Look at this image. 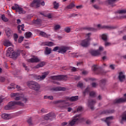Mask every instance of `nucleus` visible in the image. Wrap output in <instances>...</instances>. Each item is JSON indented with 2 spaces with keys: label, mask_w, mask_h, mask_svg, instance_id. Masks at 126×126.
Wrapping results in <instances>:
<instances>
[{
  "label": "nucleus",
  "mask_w": 126,
  "mask_h": 126,
  "mask_svg": "<svg viewBox=\"0 0 126 126\" xmlns=\"http://www.w3.org/2000/svg\"><path fill=\"white\" fill-rule=\"evenodd\" d=\"M110 67L111 68V69H115V65L111 64L110 65Z\"/></svg>",
  "instance_id": "59"
},
{
  "label": "nucleus",
  "mask_w": 126,
  "mask_h": 126,
  "mask_svg": "<svg viewBox=\"0 0 126 126\" xmlns=\"http://www.w3.org/2000/svg\"><path fill=\"white\" fill-rule=\"evenodd\" d=\"M61 29V26L60 25H55L54 30H60Z\"/></svg>",
  "instance_id": "34"
},
{
  "label": "nucleus",
  "mask_w": 126,
  "mask_h": 126,
  "mask_svg": "<svg viewBox=\"0 0 126 126\" xmlns=\"http://www.w3.org/2000/svg\"><path fill=\"white\" fill-rule=\"evenodd\" d=\"M27 85L35 91H39L41 86L38 84V83L34 81H29L27 83Z\"/></svg>",
  "instance_id": "4"
},
{
  "label": "nucleus",
  "mask_w": 126,
  "mask_h": 126,
  "mask_svg": "<svg viewBox=\"0 0 126 126\" xmlns=\"http://www.w3.org/2000/svg\"><path fill=\"white\" fill-rule=\"evenodd\" d=\"M83 108L82 106H79L77 109V112H81Z\"/></svg>",
  "instance_id": "44"
},
{
  "label": "nucleus",
  "mask_w": 126,
  "mask_h": 126,
  "mask_svg": "<svg viewBox=\"0 0 126 126\" xmlns=\"http://www.w3.org/2000/svg\"><path fill=\"white\" fill-rule=\"evenodd\" d=\"M118 13H119V14H124L126 13V9L120 10L118 11Z\"/></svg>",
  "instance_id": "35"
},
{
  "label": "nucleus",
  "mask_w": 126,
  "mask_h": 126,
  "mask_svg": "<svg viewBox=\"0 0 126 126\" xmlns=\"http://www.w3.org/2000/svg\"><path fill=\"white\" fill-rule=\"evenodd\" d=\"M60 51V47L58 46H56L53 49V52H57V51Z\"/></svg>",
  "instance_id": "41"
},
{
  "label": "nucleus",
  "mask_w": 126,
  "mask_h": 126,
  "mask_svg": "<svg viewBox=\"0 0 126 126\" xmlns=\"http://www.w3.org/2000/svg\"><path fill=\"white\" fill-rule=\"evenodd\" d=\"M1 118L4 120H10L12 118V114H3L1 115Z\"/></svg>",
  "instance_id": "16"
},
{
  "label": "nucleus",
  "mask_w": 126,
  "mask_h": 126,
  "mask_svg": "<svg viewBox=\"0 0 126 126\" xmlns=\"http://www.w3.org/2000/svg\"><path fill=\"white\" fill-rule=\"evenodd\" d=\"M113 120H114V117L111 116L106 118L105 122L108 126H110V125H111V123H112V121H113Z\"/></svg>",
  "instance_id": "17"
},
{
  "label": "nucleus",
  "mask_w": 126,
  "mask_h": 126,
  "mask_svg": "<svg viewBox=\"0 0 126 126\" xmlns=\"http://www.w3.org/2000/svg\"><path fill=\"white\" fill-rule=\"evenodd\" d=\"M88 91H89V89L88 88H87L85 90V92H84V95H85V94H86V93H88Z\"/></svg>",
  "instance_id": "60"
},
{
  "label": "nucleus",
  "mask_w": 126,
  "mask_h": 126,
  "mask_svg": "<svg viewBox=\"0 0 126 126\" xmlns=\"http://www.w3.org/2000/svg\"><path fill=\"white\" fill-rule=\"evenodd\" d=\"M52 53V49L51 48L46 47L45 48V54L46 55H50Z\"/></svg>",
  "instance_id": "23"
},
{
  "label": "nucleus",
  "mask_w": 126,
  "mask_h": 126,
  "mask_svg": "<svg viewBox=\"0 0 126 126\" xmlns=\"http://www.w3.org/2000/svg\"><path fill=\"white\" fill-rule=\"evenodd\" d=\"M5 32L6 33V34L8 37H9L11 35V30L9 29V28H6L5 29Z\"/></svg>",
  "instance_id": "21"
},
{
  "label": "nucleus",
  "mask_w": 126,
  "mask_h": 126,
  "mask_svg": "<svg viewBox=\"0 0 126 126\" xmlns=\"http://www.w3.org/2000/svg\"><path fill=\"white\" fill-rule=\"evenodd\" d=\"M23 67L25 68V70H27V71H29V68L26 66L25 64H23Z\"/></svg>",
  "instance_id": "51"
},
{
  "label": "nucleus",
  "mask_w": 126,
  "mask_h": 126,
  "mask_svg": "<svg viewBox=\"0 0 126 126\" xmlns=\"http://www.w3.org/2000/svg\"><path fill=\"white\" fill-rule=\"evenodd\" d=\"M71 70L72 71H77V68H75V67H72L71 68Z\"/></svg>",
  "instance_id": "49"
},
{
  "label": "nucleus",
  "mask_w": 126,
  "mask_h": 126,
  "mask_svg": "<svg viewBox=\"0 0 126 126\" xmlns=\"http://www.w3.org/2000/svg\"><path fill=\"white\" fill-rule=\"evenodd\" d=\"M23 113V111H19L17 113V116H19V115H21Z\"/></svg>",
  "instance_id": "62"
},
{
  "label": "nucleus",
  "mask_w": 126,
  "mask_h": 126,
  "mask_svg": "<svg viewBox=\"0 0 126 126\" xmlns=\"http://www.w3.org/2000/svg\"><path fill=\"white\" fill-rule=\"evenodd\" d=\"M52 90L53 91H65V88L55 87Z\"/></svg>",
  "instance_id": "20"
},
{
  "label": "nucleus",
  "mask_w": 126,
  "mask_h": 126,
  "mask_svg": "<svg viewBox=\"0 0 126 126\" xmlns=\"http://www.w3.org/2000/svg\"><path fill=\"white\" fill-rule=\"evenodd\" d=\"M54 5V8L55 9H58L59 8V6H60V4L58 2H57V1H54L53 2Z\"/></svg>",
  "instance_id": "28"
},
{
  "label": "nucleus",
  "mask_w": 126,
  "mask_h": 126,
  "mask_svg": "<svg viewBox=\"0 0 126 126\" xmlns=\"http://www.w3.org/2000/svg\"><path fill=\"white\" fill-rule=\"evenodd\" d=\"M56 118V116L55 115V113L54 112H51L48 114L45 115L44 116V120H53V119H55Z\"/></svg>",
  "instance_id": "9"
},
{
  "label": "nucleus",
  "mask_w": 126,
  "mask_h": 126,
  "mask_svg": "<svg viewBox=\"0 0 126 126\" xmlns=\"http://www.w3.org/2000/svg\"><path fill=\"white\" fill-rule=\"evenodd\" d=\"M8 89H9L10 90L15 89V85L14 84V83L11 84V85L9 87H8Z\"/></svg>",
  "instance_id": "29"
},
{
  "label": "nucleus",
  "mask_w": 126,
  "mask_h": 126,
  "mask_svg": "<svg viewBox=\"0 0 126 126\" xmlns=\"http://www.w3.org/2000/svg\"><path fill=\"white\" fill-rule=\"evenodd\" d=\"M88 30H89V31H96V30H95L94 28L90 27L88 28Z\"/></svg>",
  "instance_id": "54"
},
{
  "label": "nucleus",
  "mask_w": 126,
  "mask_h": 126,
  "mask_svg": "<svg viewBox=\"0 0 126 126\" xmlns=\"http://www.w3.org/2000/svg\"><path fill=\"white\" fill-rule=\"evenodd\" d=\"M63 75L53 76L51 77L52 79H56V80H61V79H62V78H63Z\"/></svg>",
  "instance_id": "24"
},
{
  "label": "nucleus",
  "mask_w": 126,
  "mask_h": 126,
  "mask_svg": "<svg viewBox=\"0 0 126 126\" xmlns=\"http://www.w3.org/2000/svg\"><path fill=\"white\" fill-rule=\"evenodd\" d=\"M61 125L62 126H66V125H67V122H63Z\"/></svg>",
  "instance_id": "63"
},
{
  "label": "nucleus",
  "mask_w": 126,
  "mask_h": 126,
  "mask_svg": "<svg viewBox=\"0 0 126 126\" xmlns=\"http://www.w3.org/2000/svg\"><path fill=\"white\" fill-rule=\"evenodd\" d=\"M92 86L93 87H96L97 86V84H96V83H93Z\"/></svg>",
  "instance_id": "64"
},
{
  "label": "nucleus",
  "mask_w": 126,
  "mask_h": 126,
  "mask_svg": "<svg viewBox=\"0 0 126 126\" xmlns=\"http://www.w3.org/2000/svg\"><path fill=\"white\" fill-rule=\"evenodd\" d=\"M20 54L19 53H14L13 51V48L11 47H9L8 48L7 50V53L6 54V57H8L9 58H16L17 57H19Z\"/></svg>",
  "instance_id": "6"
},
{
  "label": "nucleus",
  "mask_w": 126,
  "mask_h": 126,
  "mask_svg": "<svg viewBox=\"0 0 126 126\" xmlns=\"http://www.w3.org/2000/svg\"><path fill=\"white\" fill-rule=\"evenodd\" d=\"M32 32H27L25 33V38H30L32 36Z\"/></svg>",
  "instance_id": "26"
},
{
  "label": "nucleus",
  "mask_w": 126,
  "mask_h": 126,
  "mask_svg": "<svg viewBox=\"0 0 126 126\" xmlns=\"http://www.w3.org/2000/svg\"><path fill=\"white\" fill-rule=\"evenodd\" d=\"M5 80V78L3 77H0V82H3Z\"/></svg>",
  "instance_id": "48"
},
{
  "label": "nucleus",
  "mask_w": 126,
  "mask_h": 126,
  "mask_svg": "<svg viewBox=\"0 0 126 126\" xmlns=\"http://www.w3.org/2000/svg\"><path fill=\"white\" fill-rule=\"evenodd\" d=\"M83 7V6L82 5H80L76 6V8L77 9H81Z\"/></svg>",
  "instance_id": "46"
},
{
  "label": "nucleus",
  "mask_w": 126,
  "mask_h": 126,
  "mask_svg": "<svg viewBox=\"0 0 126 126\" xmlns=\"http://www.w3.org/2000/svg\"><path fill=\"white\" fill-rule=\"evenodd\" d=\"M10 96L16 101H19V100H21L22 98H23V94L17 93L11 94Z\"/></svg>",
  "instance_id": "7"
},
{
  "label": "nucleus",
  "mask_w": 126,
  "mask_h": 126,
  "mask_svg": "<svg viewBox=\"0 0 126 126\" xmlns=\"http://www.w3.org/2000/svg\"><path fill=\"white\" fill-rule=\"evenodd\" d=\"M49 74V72H45L43 73L42 76H38L36 78V80H43V79H45L46 77Z\"/></svg>",
  "instance_id": "13"
},
{
  "label": "nucleus",
  "mask_w": 126,
  "mask_h": 126,
  "mask_svg": "<svg viewBox=\"0 0 126 126\" xmlns=\"http://www.w3.org/2000/svg\"><path fill=\"white\" fill-rule=\"evenodd\" d=\"M118 0H107L106 1V3L107 4L111 5V6H115V5H116L115 2L118 1Z\"/></svg>",
  "instance_id": "18"
},
{
  "label": "nucleus",
  "mask_w": 126,
  "mask_h": 126,
  "mask_svg": "<svg viewBox=\"0 0 126 126\" xmlns=\"http://www.w3.org/2000/svg\"><path fill=\"white\" fill-rule=\"evenodd\" d=\"M97 27L98 29H101V28H104V27H102L100 24L97 25Z\"/></svg>",
  "instance_id": "58"
},
{
  "label": "nucleus",
  "mask_w": 126,
  "mask_h": 126,
  "mask_svg": "<svg viewBox=\"0 0 126 126\" xmlns=\"http://www.w3.org/2000/svg\"><path fill=\"white\" fill-rule=\"evenodd\" d=\"M20 30H22V31H25V30H24V24H23L22 25H19L18 26V31H20L19 32H21L20 31Z\"/></svg>",
  "instance_id": "27"
},
{
  "label": "nucleus",
  "mask_w": 126,
  "mask_h": 126,
  "mask_svg": "<svg viewBox=\"0 0 126 126\" xmlns=\"http://www.w3.org/2000/svg\"><path fill=\"white\" fill-rule=\"evenodd\" d=\"M28 62H29V63H39V62H40V59L34 56L32 58L29 59Z\"/></svg>",
  "instance_id": "15"
},
{
  "label": "nucleus",
  "mask_w": 126,
  "mask_h": 126,
  "mask_svg": "<svg viewBox=\"0 0 126 126\" xmlns=\"http://www.w3.org/2000/svg\"><path fill=\"white\" fill-rule=\"evenodd\" d=\"M18 38V35H17V34L15 33L14 34V39L15 41H17Z\"/></svg>",
  "instance_id": "45"
},
{
  "label": "nucleus",
  "mask_w": 126,
  "mask_h": 126,
  "mask_svg": "<svg viewBox=\"0 0 126 126\" xmlns=\"http://www.w3.org/2000/svg\"><path fill=\"white\" fill-rule=\"evenodd\" d=\"M44 98L50 99V100H53L54 99V97H53V96H44Z\"/></svg>",
  "instance_id": "42"
},
{
  "label": "nucleus",
  "mask_w": 126,
  "mask_h": 126,
  "mask_svg": "<svg viewBox=\"0 0 126 126\" xmlns=\"http://www.w3.org/2000/svg\"><path fill=\"white\" fill-rule=\"evenodd\" d=\"M17 11H18L20 14L25 13V11L23 10V9L20 7L17 10Z\"/></svg>",
  "instance_id": "30"
},
{
  "label": "nucleus",
  "mask_w": 126,
  "mask_h": 126,
  "mask_svg": "<svg viewBox=\"0 0 126 126\" xmlns=\"http://www.w3.org/2000/svg\"><path fill=\"white\" fill-rule=\"evenodd\" d=\"M41 112H42V113H47V111L44 108H42L41 109Z\"/></svg>",
  "instance_id": "61"
},
{
  "label": "nucleus",
  "mask_w": 126,
  "mask_h": 126,
  "mask_svg": "<svg viewBox=\"0 0 126 126\" xmlns=\"http://www.w3.org/2000/svg\"><path fill=\"white\" fill-rule=\"evenodd\" d=\"M96 103V101L93 100H90L88 101V106L89 108H91V110H94V107L93 106Z\"/></svg>",
  "instance_id": "14"
},
{
  "label": "nucleus",
  "mask_w": 126,
  "mask_h": 126,
  "mask_svg": "<svg viewBox=\"0 0 126 126\" xmlns=\"http://www.w3.org/2000/svg\"><path fill=\"white\" fill-rule=\"evenodd\" d=\"M40 35H41V36H42V37H48L47 36V34L43 32H40Z\"/></svg>",
  "instance_id": "36"
},
{
  "label": "nucleus",
  "mask_w": 126,
  "mask_h": 126,
  "mask_svg": "<svg viewBox=\"0 0 126 126\" xmlns=\"http://www.w3.org/2000/svg\"><path fill=\"white\" fill-rule=\"evenodd\" d=\"M124 102H126V94H124V97L116 99L114 100V104H117L119 103H124Z\"/></svg>",
  "instance_id": "10"
},
{
  "label": "nucleus",
  "mask_w": 126,
  "mask_h": 126,
  "mask_svg": "<svg viewBox=\"0 0 126 126\" xmlns=\"http://www.w3.org/2000/svg\"><path fill=\"white\" fill-rule=\"evenodd\" d=\"M95 94H96L94 92H91L90 93V95L91 96V97H94Z\"/></svg>",
  "instance_id": "43"
},
{
  "label": "nucleus",
  "mask_w": 126,
  "mask_h": 126,
  "mask_svg": "<svg viewBox=\"0 0 126 126\" xmlns=\"http://www.w3.org/2000/svg\"><path fill=\"white\" fill-rule=\"evenodd\" d=\"M24 39V37L23 36H20L18 39V42L21 43L22 41H23Z\"/></svg>",
  "instance_id": "37"
},
{
  "label": "nucleus",
  "mask_w": 126,
  "mask_h": 126,
  "mask_svg": "<svg viewBox=\"0 0 126 126\" xmlns=\"http://www.w3.org/2000/svg\"><path fill=\"white\" fill-rule=\"evenodd\" d=\"M82 86H83V84L81 82H79L78 83V87H80V88H81V87H82Z\"/></svg>",
  "instance_id": "47"
},
{
  "label": "nucleus",
  "mask_w": 126,
  "mask_h": 126,
  "mask_svg": "<svg viewBox=\"0 0 126 126\" xmlns=\"http://www.w3.org/2000/svg\"><path fill=\"white\" fill-rule=\"evenodd\" d=\"M103 50V47L100 46L99 47V50H92L90 51V53L91 54V55H92V56H98L100 55V54H101V52H102Z\"/></svg>",
  "instance_id": "8"
},
{
  "label": "nucleus",
  "mask_w": 126,
  "mask_h": 126,
  "mask_svg": "<svg viewBox=\"0 0 126 126\" xmlns=\"http://www.w3.org/2000/svg\"><path fill=\"white\" fill-rule=\"evenodd\" d=\"M111 43L106 41L105 43V47H108V46H110Z\"/></svg>",
  "instance_id": "50"
},
{
  "label": "nucleus",
  "mask_w": 126,
  "mask_h": 126,
  "mask_svg": "<svg viewBox=\"0 0 126 126\" xmlns=\"http://www.w3.org/2000/svg\"><path fill=\"white\" fill-rule=\"evenodd\" d=\"M28 123L29 125H32V120H31V119H28Z\"/></svg>",
  "instance_id": "56"
},
{
  "label": "nucleus",
  "mask_w": 126,
  "mask_h": 126,
  "mask_svg": "<svg viewBox=\"0 0 126 126\" xmlns=\"http://www.w3.org/2000/svg\"><path fill=\"white\" fill-rule=\"evenodd\" d=\"M88 74V71H86V70H84L82 71V74H83L84 75H86V74Z\"/></svg>",
  "instance_id": "53"
},
{
  "label": "nucleus",
  "mask_w": 126,
  "mask_h": 126,
  "mask_svg": "<svg viewBox=\"0 0 126 126\" xmlns=\"http://www.w3.org/2000/svg\"><path fill=\"white\" fill-rule=\"evenodd\" d=\"M92 70H93L94 71H95V70H97V65H94L92 67Z\"/></svg>",
  "instance_id": "39"
},
{
  "label": "nucleus",
  "mask_w": 126,
  "mask_h": 126,
  "mask_svg": "<svg viewBox=\"0 0 126 126\" xmlns=\"http://www.w3.org/2000/svg\"><path fill=\"white\" fill-rule=\"evenodd\" d=\"M94 7L95 9H99L100 8V7H99V6H98L97 5H94Z\"/></svg>",
  "instance_id": "57"
},
{
  "label": "nucleus",
  "mask_w": 126,
  "mask_h": 126,
  "mask_svg": "<svg viewBox=\"0 0 126 126\" xmlns=\"http://www.w3.org/2000/svg\"><path fill=\"white\" fill-rule=\"evenodd\" d=\"M16 88L17 89V90H21V87H20V86L18 85H15Z\"/></svg>",
  "instance_id": "55"
},
{
  "label": "nucleus",
  "mask_w": 126,
  "mask_h": 126,
  "mask_svg": "<svg viewBox=\"0 0 126 126\" xmlns=\"http://www.w3.org/2000/svg\"><path fill=\"white\" fill-rule=\"evenodd\" d=\"M83 118L81 117V115H76L73 116V119L69 121L68 125L69 126H73L74 125H76V124L81 122Z\"/></svg>",
  "instance_id": "3"
},
{
  "label": "nucleus",
  "mask_w": 126,
  "mask_h": 126,
  "mask_svg": "<svg viewBox=\"0 0 126 126\" xmlns=\"http://www.w3.org/2000/svg\"><path fill=\"white\" fill-rule=\"evenodd\" d=\"M119 79L121 82H122V81H124V80H126V77L125 76L124 73H123L122 72L119 73Z\"/></svg>",
  "instance_id": "19"
},
{
  "label": "nucleus",
  "mask_w": 126,
  "mask_h": 126,
  "mask_svg": "<svg viewBox=\"0 0 126 126\" xmlns=\"http://www.w3.org/2000/svg\"><path fill=\"white\" fill-rule=\"evenodd\" d=\"M77 100H78V96H72L71 97L66 96L65 98V99L56 100L54 102V103L55 104H61V103H63V104H67V101H70L71 102H74L75 101H77Z\"/></svg>",
  "instance_id": "1"
},
{
  "label": "nucleus",
  "mask_w": 126,
  "mask_h": 126,
  "mask_svg": "<svg viewBox=\"0 0 126 126\" xmlns=\"http://www.w3.org/2000/svg\"><path fill=\"white\" fill-rule=\"evenodd\" d=\"M92 34L91 33H87L85 35V39L82 41L81 45L82 47H87L89 46L90 44V41H91V35Z\"/></svg>",
  "instance_id": "5"
},
{
  "label": "nucleus",
  "mask_w": 126,
  "mask_h": 126,
  "mask_svg": "<svg viewBox=\"0 0 126 126\" xmlns=\"http://www.w3.org/2000/svg\"><path fill=\"white\" fill-rule=\"evenodd\" d=\"M17 105L18 106H21V107H24L25 105L22 102L20 101H11L8 105L5 106V110H10L12 109L14 106Z\"/></svg>",
  "instance_id": "2"
},
{
  "label": "nucleus",
  "mask_w": 126,
  "mask_h": 126,
  "mask_svg": "<svg viewBox=\"0 0 126 126\" xmlns=\"http://www.w3.org/2000/svg\"><path fill=\"white\" fill-rule=\"evenodd\" d=\"M101 38L102 40H103V41H106L108 40V36H107V34H103L101 35Z\"/></svg>",
  "instance_id": "31"
},
{
  "label": "nucleus",
  "mask_w": 126,
  "mask_h": 126,
  "mask_svg": "<svg viewBox=\"0 0 126 126\" xmlns=\"http://www.w3.org/2000/svg\"><path fill=\"white\" fill-rule=\"evenodd\" d=\"M22 54L24 58H25V56H26L27 54L26 52H25V51H22Z\"/></svg>",
  "instance_id": "52"
},
{
  "label": "nucleus",
  "mask_w": 126,
  "mask_h": 126,
  "mask_svg": "<svg viewBox=\"0 0 126 126\" xmlns=\"http://www.w3.org/2000/svg\"><path fill=\"white\" fill-rule=\"evenodd\" d=\"M44 45L48 46V47H53V46H55V43L53 42H46Z\"/></svg>",
  "instance_id": "25"
},
{
  "label": "nucleus",
  "mask_w": 126,
  "mask_h": 126,
  "mask_svg": "<svg viewBox=\"0 0 126 126\" xmlns=\"http://www.w3.org/2000/svg\"><path fill=\"white\" fill-rule=\"evenodd\" d=\"M1 19H2V20H3V21H4L5 22H7V21H8V19H7V18L5 17L4 15H2Z\"/></svg>",
  "instance_id": "33"
},
{
  "label": "nucleus",
  "mask_w": 126,
  "mask_h": 126,
  "mask_svg": "<svg viewBox=\"0 0 126 126\" xmlns=\"http://www.w3.org/2000/svg\"><path fill=\"white\" fill-rule=\"evenodd\" d=\"M64 31L65 32L67 33H69L70 32V28L69 27H67L64 29Z\"/></svg>",
  "instance_id": "40"
},
{
  "label": "nucleus",
  "mask_w": 126,
  "mask_h": 126,
  "mask_svg": "<svg viewBox=\"0 0 126 126\" xmlns=\"http://www.w3.org/2000/svg\"><path fill=\"white\" fill-rule=\"evenodd\" d=\"M21 99H23V101L25 102V103H26L27 101H28V99L27 98L24 97V95L23 94V97L21 98Z\"/></svg>",
  "instance_id": "38"
},
{
  "label": "nucleus",
  "mask_w": 126,
  "mask_h": 126,
  "mask_svg": "<svg viewBox=\"0 0 126 126\" xmlns=\"http://www.w3.org/2000/svg\"><path fill=\"white\" fill-rule=\"evenodd\" d=\"M3 45L5 47H10L12 46V43L9 40H7L4 41Z\"/></svg>",
  "instance_id": "22"
},
{
  "label": "nucleus",
  "mask_w": 126,
  "mask_h": 126,
  "mask_svg": "<svg viewBox=\"0 0 126 126\" xmlns=\"http://www.w3.org/2000/svg\"><path fill=\"white\" fill-rule=\"evenodd\" d=\"M67 50H68V47L66 46H62V47H60L58 53H60L61 54H65V53H66V51H67Z\"/></svg>",
  "instance_id": "12"
},
{
  "label": "nucleus",
  "mask_w": 126,
  "mask_h": 126,
  "mask_svg": "<svg viewBox=\"0 0 126 126\" xmlns=\"http://www.w3.org/2000/svg\"><path fill=\"white\" fill-rule=\"evenodd\" d=\"M40 2L39 0H34L31 4L32 7H39Z\"/></svg>",
  "instance_id": "11"
},
{
  "label": "nucleus",
  "mask_w": 126,
  "mask_h": 126,
  "mask_svg": "<svg viewBox=\"0 0 126 126\" xmlns=\"http://www.w3.org/2000/svg\"><path fill=\"white\" fill-rule=\"evenodd\" d=\"M45 65V63L42 62L41 63H39L38 64H37L36 66V68H38L39 67H42V66H44Z\"/></svg>",
  "instance_id": "32"
}]
</instances>
